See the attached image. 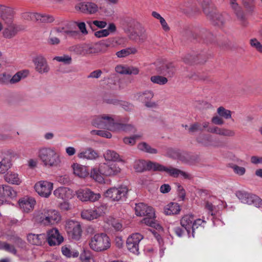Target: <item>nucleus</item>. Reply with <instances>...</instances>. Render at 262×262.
<instances>
[{"instance_id":"obj_55","label":"nucleus","mask_w":262,"mask_h":262,"mask_svg":"<svg viewBox=\"0 0 262 262\" xmlns=\"http://www.w3.org/2000/svg\"><path fill=\"white\" fill-rule=\"evenodd\" d=\"M166 155L172 158L177 159L180 157V152L179 150L169 148L167 149Z\"/></svg>"},{"instance_id":"obj_11","label":"nucleus","mask_w":262,"mask_h":262,"mask_svg":"<svg viewBox=\"0 0 262 262\" xmlns=\"http://www.w3.org/2000/svg\"><path fill=\"white\" fill-rule=\"evenodd\" d=\"M158 163L150 161L138 160L135 161L134 168L136 172H141L146 170L157 171Z\"/></svg>"},{"instance_id":"obj_57","label":"nucleus","mask_w":262,"mask_h":262,"mask_svg":"<svg viewBox=\"0 0 262 262\" xmlns=\"http://www.w3.org/2000/svg\"><path fill=\"white\" fill-rule=\"evenodd\" d=\"M230 167L234 172L238 176H243L246 172V169L244 167H241L235 164H232Z\"/></svg>"},{"instance_id":"obj_7","label":"nucleus","mask_w":262,"mask_h":262,"mask_svg":"<svg viewBox=\"0 0 262 262\" xmlns=\"http://www.w3.org/2000/svg\"><path fill=\"white\" fill-rule=\"evenodd\" d=\"M143 238V236L139 233H133L126 240L127 249L131 252L139 254V244Z\"/></svg>"},{"instance_id":"obj_28","label":"nucleus","mask_w":262,"mask_h":262,"mask_svg":"<svg viewBox=\"0 0 262 262\" xmlns=\"http://www.w3.org/2000/svg\"><path fill=\"white\" fill-rule=\"evenodd\" d=\"M207 17L211 20L214 25L222 26L225 21V19L223 15L216 11H212L207 14Z\"/></svg>"},{"instance_id":"obj_56","label":"nucleus","mask_w":262,"mask_h":262,"mask_svg":"<svg viewBox=\"0 0 262 262\" xmlns=\"http://www.w3.org/2000/svg\"><path fill=\"white\" fill-rule=\"evenodd\" d=\"M11 166L9 161L3 160L0 162V173H4L7 171Z\"/></svg>"},{"instance_id":"obj_33","label":"nucleus","mask_w":262,"mask_h":262,"mask_svg":"<svg viewBox=\"0 0 262 262\" xmlns=\"http://www.w3.org/2000/svg\"><path fill=\"white\" fill-rule=\"evenodd\" d=\"M29 74L28 70H22L17 72L12 77L9 74V84H14L25 78Z\"/></svg>"},{"instance_id":"obj_32","label":"nucleus","mask_w":262,"mask_h":262,"mask_svg":"<svg viewBox=\"0 0 262 262\" xmlns=\"http://www.w3.org/2000/svg\"><path fill=\"white\" fill-rule=\"evenodd\" d=\"M194 220L192 215L187 214L184 215L180 221L181 226L185 228L189 235L191 229L192 230V222Z\"/></svg>"},{"instance_id":"obj_12","label":"nucleus","mask_w":262,"mask_h":262,"mask_svg":"<svg viewBox=\"0 0 262 262\" xmlns=\"http://www.w3.org/2000/svg\"><path fill=\"white\" fill-rule=\"evenodd\" d=\"M53 184L50 182L41 181L36 183L34 188L37 193L43 197L48 198L53 190Z\"/></svg>"},{"instance_id":"obj_50","label":"nucleus","mask_w":262,"mask_h":262,"mask_svg":"<svg viewBox=\"0 0 262 262\" xmlns=\"http://www.w3.org/2000/svg\"><path fill=\"white\" fill-rule=\"evenodd\" d=\"M47 42L50 45L57 46L60 43V40L57 35L50 32Z\"/></svg>"},{"instance_id":"obj_31","label":"nucleus","mask_w":262,"mask_h":262,"mask_svg":"<svg viewBox=\"0 0 262 262\" xmlns=\"http://www.w3.org/2000/svg\"><path fill=\"white\" fill-rule=\"evenodd\" d=\"M72 167L74 174L79 178H84L89 175V172L86 167L83 165L78 163H74L72 165Z\"/></svg>"},{"instance_id":"obj_38","label":"nucleus","mask_w":262,"mask_h":262,"mask_svg":"<svg viewBox=\"0 0 262 262\" xmlns=\"http://www.w3.org/2000/svg\"><path fill=\"white\" fill-rule=\"evenodd\" d=\"M237 0H230V7L234 11V13L238 19L241 21H243L244 20L245 17L241 7L237 3Z\"/></svg>"},{"instance_id":"obj_48","label":"nucleus","mask_w":262,"mask_h":262,"mask_svg":"<svg viewBox=\"0 0 262 262\" xmlns=\"http://www.w3.org/2000/svg\"><path fill=\"white\" fill-rule=\"evenodd\" d=\"M211 139L212 136L211 135L202 134L197 137L196 141L204 145H207L211 142Z\"/></svg>"},{"instance_id":"obj_59","label":"nucleus","mask_w":262,"mask_h":262,"mask_svg":"<svg viewBox=\"0 0 262 262\" xmlns=\"http://www.w3.org/2000/svg\"><path fill=\"white\" fill-rule=\"evenodd\" d=\"M139 138H140V136L138 135H135L131 137H125L123 139V142L126 144L133 145L135 144L136 140Z\"/></svg>"},{"instance_id":"obj_15","label":"nucleus","mask_w":262,"mask_h":262,"mask_svg":"<svg viewBox=\"0 0 262 262\" xmlns=\"http://www.w3.org/2000/svg\"><path fill=\"white\" fill-rule=\"evenodd\" d=\"M14 16V11L12 8L0 6V17L5 25L13 23Z\"/></svg>"},{"instance_id":"obj_17","label":"nucleus","mask_w":262,"mask_h":262,"mask_svg":"<svg viewBox=\"0 0 262 262\" xmlns=\"http://www.w3.org/2000/svg\"><path fill=\"white\" fill-rule=\"evenodd\" d=\"M156 71L160 74L167 76H172L175 72V68L170 62H163L157 65Z\"/></svg>"},{"instance_id":"obj_43","label":"nucleus","mask_w":262,"mask_h":262,"mask_svg":"<svg viewBox=\"0 0 262 262\" xmlns=\"http://www.w3.org/2000/svg\"><path fill=\"white\" fill-rule=\"evenodd\" d=\"M54 20V18L52 15L46 13H37L36 21L42 23H51Z\"/></svg>"},{"instance_id":"obj_47","label":"nucleus","mask_w":262,"mask_h":262,"mask_svg":"<svg viewBox=\"0 0 262 262\" xmlns=\"http://www.w3.org/2000/svg\"><path fill=\"white\" fill-rule=\"evenodd\" d=\"M150 81L155 84L164 85L167 83L168 79L166 77L164 76L155 75L150 77Z\"/></svg>"},{"instance_id":"obj_62","label":"nucleus","mask_w":262,"mask_h":262,"mask_svg":"<svg viewBox=\"0 0 262 262\" xmlns=\"http://www.w3.org/2000/svg\"><path fill=\"white\" fill-rule=\"evenodd\" d=\"M254 0H243V4L248 12H251L254 9L253 3Z\"/></svg>"},{"instance_id":"obj_61","label":"nucleus","mask_w":262,"mask_h":262,"mask_svg":"<svg viewBox=\"0 0 262 262\" xmlns=\"http://www.w3.org/2000/svg\"><path fill=\"white\" fill-rule=\"evenodd\" d=\"M80 259L82 262H95L93 257L90 254H87L85 252L81 254Z\"/></svg>"},{"instance_id":"obj_40","label":"nucleus","mask_w":262,"mask_h":262,"mask_svg":"<svg viewBox=\"0 0 262 262\" xmlns=\"http://www.w3.org/2000/svg\"><path fill=\"white\" fill-rule=\"evenodd\" d=\"M62 254L68 258L77 257L79 256L78 251L72 249L70 246H64L61 248Z\"/></svg>"},{"instance_id":"obj_18","label":"nucleus","mask_w":262,"mask_h":262,"mask_svg":"<svg viewBox=\"0 0 262 262\" xmlns=\"http://www.w3.org/2000/svg\"><path fill=\"white\" fill-rule=\"evenodd\" d=\"M135 210L136 215L138 216H151L154 214V209L143 203L136 204Z\"/></svg>"},{"instance_id":"obj_8","label":"nucleus","mask_w":262,"mask_h":262,"mask_svg":"<svg viewBox=\"0 0 262 262\" xmlns=\"http://www.w3.org/2000/svg\"><path fill=\"white\" fill-rule=\"evenodd\" d=\"M33 62L35 66V71L40 74H46L50 70L45 57L39 54L34 57L33 59Z\"/></svg>"},{"instance_id":"obj_14","label":"nucleus","mask_w":262,"mask_h":262,"mask_svg":"<svg viewBox=\"0 0 262 262\" xmlns=\"http://www.w3.org/2000/svg\"><path fill=\"white\" fill-rule=\"evenodd\" d=\"M46 241L50 246H54L61 244L63 241V237L57 229L53 228L48 231Z\"/></svg>"},{"instance_id":"obj_16","label":"nucleus","mask_w":262,"mask_h":262,"mask_svg":"<svg viewBox=\"0 0 262 262\" xmlns=\"http://www.w3.org/2000/svg\"><path fill=\"white\" fill-rule=\"evenodd\" d=\"M77 198L82 202H94L97 200L98 194L94 193L88 188L80 189L76 192Z\"/></svg>"},{"instance_id":"obj_9","label":"nucleus","mask_w":262,"mask_h":262,"mask_svg":"<svg viewBox=\"0 0 262 262\" xmlns=\"http://www.w3.org/2000/svg\"><path fill=\"white\" fill-rule=\"evenodd\" d=\"M157 171H165L169 176L174 178L181 177L185 179L191 178L190 174L186 171L172 167H167L159 163Z\"/></svg>"},{"instance_id":"obj_64","label":"nucleus","mask_w":262,"mask_h":262,"mask_svg":"<svg viewBox=\"0 0 262 262\" xmlns=\"http://www.w3.org/2000/svg\"><path fill=\"white\" fill-rule=\"evenodd\" d=\"M251 46L256 49L258 52H262V45L256 39H252L250 40Z\"/></svg>"},{"instance_id":"obj_10","label":"nucleus","mask_w":262,"mask_h":262,"mask_svg":"<svg viewBox=\"0 0 262 262\" xmlns=\"http://www.w3.org/2000/svg\"><path fill=\"white\" fill-rule=\"evenodd\" d=\"M66 231L73 239L78 240L81 236V228L78 222L73 220L69 221L66 225Z\"/></svg>"},{"instance_id":"obj_26","label":"nucleus","mask_w":262,"mask_h":262,"mask_svg":"<svg viewBox=\"0 0 262 262\" xmlns=\"http://www.w3.org/2000/svg\"><path fill=\"white\" fill-rule=\"evenodd\" d=\"M47 235L45 234L30 233L27 235V240L33 245L41 246L46 242Z\"/></svg>"},{"instance_id":"obj_29","label":"nucleus","mask_w":262,"mask_h":262,"mask_svg":"<svg viewBox=\"0 0 262 262\" xmlns=\"http://www.w3.org/2000/svg\"><path fill=\"white\" fill-rule=\"evenodd\" d=\"M181 210L180 206L177 203L171 202L164 207V213L167 215L178 214Z\"/></svg>"},{"instance_id":"obj_41","label":"nucleus","mask_w":262,"mask_h":262,"mask_svg":"<svg viewBox=\"0 0 262 262\" xmlns=\"http://www.w3.org/2000/svg\"><path fill=\"white\" fill-rule=\"evenodd\" d=\"M104 159L110 161H123L120 156L114 150H107L103 154Z\"/></svg>"},{"instance_id":"obj_20","label":"nucleus","mask_w":262,"mask_h":262,"mask_svg":"<svg viewBox=\"0 0 262 262\" xmlns=\"http://www.w3.org/2000/svg\"><path fill=\"white\" fill-rule=\"evenodd\" d=\"M35 203V200L29 197L23 198L18 201L20 209L25 212H29L33 210Z\"/></svg>"},{"instance_id":"obj_51","label":"nucleus","mask_w":262,"mask_h":262,"mask_svg":"<svg viewBox=\"0 0 262 262\" xmlns=\"http://www.w3.org/2000/svg\"><path fill=\"white\" fill-rule=\"evenodd\" d=\"M206 224V221L204 220L198 219L192 222V235L194 237V230L198 229L199 227H204V225Z\"/></svg>"},{"instance_id":"obj_49","label":"nucleus","mask_w":262,"mask_h":262,"mask_svg":"<svg viewBox=\"0 0 262 262\" xmlns=\"http://www.w3.org/2000/svg\"><path fill=\"white\" fill-rule=\"evenodd\" d=\"M0 249H4L14 255L17 254V251L13 246L5 242H0Z\"/></svg>"},{"instance_id":"obj_21","label":"nucleus","mask_w":262,"mask_h":262,"mask_svg":"<svg viewBox=\"0 0 262 262\" xmlns=\"http://www.w3.org/2000/svg\"><path fill=\"white\" fill-rule=\"evenodd\" d=\"M139 99L145 103L148 107H154L156 106L155 102L150 101L153 98L154 94L152 91L147 90L138 94Z\"/></svg>"},{"instance_id":"obj_19","label":"nucleus","mask_w":262,"mask_h":262,"mask_svg":"<svg viewBox=\"0 0 262 262\" xmlns=\"http://www.w3.org/2000/svg\"><path fill=\"white\" fill-rule=\"evenodd\" d=\"M76 9L84 13L93 14L98 10L97 5L92 2H83L76 6Z\"/></svg>"},{"instance_id":"obj_45","label":"nucleus","mask_w":262,"mask_h":262,"mask_svg":"<svg viewBox=\"0 0 262 262\" xmlns=\"http://www.w3.org/2000/svg\"><path fill=\"white\" fill-rule=\"evenodd\" d=\"M134 127L129 124H122L120 123H116V129L115 132L123 130L125 132L134 131Z\"/></svg>"},{"instance_id":"obj_37","label":"nucleus","mask_w":262,"mask_h":262,"mask_svg":"<svg viewBox=\"0 0 262 262\" xmlns=\"http://www.w3.org/2000/svg\"><path fill=\"white\" fill-rule=\"evenodd\" d=\"M138 50L135 47H130L117 52L116 55L118 58H124L130 55L136 54Z\"/></svg>"},{"instance_id":"obj_44","label":"nucleus","mask_w":262,"mask_h":262,"mask_svg":"<svg viewBox=\"0 0 262 262\" xmlns=\"http://www.w3.org/2000/svg\"><path fill=\"white\" fill-rule=\"evenodd\" d=\"M138 148L144 152L150 154H156L158 153L157 149L151 147L145 142H141L138 145Z\"/></svg>"},{"instance_id":"obj_13","label":"nucleus","mask_w":262,"mask_h":262,"mask_svg":"<svg viewBox=\"0 0 262 262\" xmlns=\"http://www.w3.org/2000/svg\"><path fill=\"white\" fill-rule=\"evenodd\" d=\"M128 38L138 43H143L147 38V35L145 29L141 25H139V26L133 31L131 33L128 34Z\"/></svg>"},{"instance_id":"obj_2","label":"nucleus","mask_w":262,"mask_h":262,"mask_svg":"<svg viewBox=\"0 0 262 262\" xmlns=\"http://www.w3.org/2000/svg\"><path fill=\"white\" fill-rule=\"evenodd\" d=\"M39 222L44 225H55L61 220L59 212L52 209H43L38 215Z\"/></svg>"},{"instance_id":"obj_24","label":"nucleus","mask_w":262,"mask_h":262,"mask_svg":"<svg viewBox=\"0 0 262 262\" xmlns=\"http://www.w3.org/2000/svg\"><path fill=\"white\" fill-rule=\"evenodd\" d=\"M140 25L139 23L136 21L135 19L132 18L125 19L121 23V27L124 31V32L127 34H129L136 27L139 26Z\"/></svg>"},{"instance_id":"obj_6","label":"nucleus","mask_w":262,"mask_h":262,"mask_svg":"<svg viewBox=\"0 0 262 262\" xmlns=\"http://www.w3.org/2000/svg\"><path fill=\"white\" fill-rule=\"evenodd\" d=\"M235 194L243 203L262 207V200L255 194L241 190L236 191Z\"/></svg>"},{"instance_id":"obj_3","label":"nucleus","mask_w":262,"mask_h":262,"mask_svg":"<svg viewBox=\"0 0 262 262\" xmlns=\"http://www.w3.org/2000/svg\"><path fill=\"white\" fill-rule=\"evenodd\" d=\"M116 123L114 119L109 115L102 114L99 115V136L110 138L111 134L108 131H103L100 129H104L115 132Z\"/></svg>"},{"instance_id":"obj_39","label":"nucleus","mask_w":262,"mask_h":262,"mask_svg":"<svg viewBox=\"0 0 262 262\" xmlns=\"http://www.w3.org/2000/svg\"><path fill=\"white\" fill-rule=\"evenodd\" d=\"M117 28L115 24L113 23H109L106 29L99 30V38L106 37L111 34H114Z\"/></svg>"},{"instance_id":"obj_22","label":"nucleus","mask_w":262,"mask_h":262,"mask_svg":"<svg viewBox=\"0 0 262 262\" xmlns=\"http://www.w3.org/2000/svg\"><path fill=\"white\" fill-rule=\"evenodd\" d=\"M6 26L3 31V36L6 38H12L19 31L20 27L13 23L6 24Z\"/></svg>"},{"instance_id":"obj_63","label":"nucleus","mask_w":262,"mask_h":262,"mask_svg":"<svg viewBox=\"0 0 262 262\" xmlns=\"http://www.w3.org/2000/svg\"><path fill=\"white\" fill-rule=\"evenodd\" d=\"M205 209L208 211L211 215H214V211L215 210V206L213 205L211 202L206 201L204 205Z\"/></svg>"},{"instance_id":"obj_54","label":"nucleus","mask_w":262,"mask_h":262,"mask_svg":"<svg viewBox=\"0 0 262 262\" xmlns=\"http://www.w3.org/2000/svg\"><path fill=\"white\" fill-rule=\"evenodd\" d=\"M203 128L202 127L201 124L198 122L191 124L188 127V132L189 133H193L196 132H202Z\"/></svg>"},{"instance_id":"obj_42","label":"nucleus","mask_w":262,"mask_h":262,"mask_svg":"<svg viewBox=\"0 0 262 262\" xmlns=\"http://www.w3.org/2000/svg\"><path fill=\"white\" fill-rule=\"evenodd\" d=\"M141 222L143 224L156 229H159L161 228V226L156 222L155 220V213L152 216H146V217H144Z\"/></svg>"},{"instance_id":"obj_30","label":"nucleus","mask_w":262,"mask_h":262,"mask_svg":"<svg viewBox=\"0 0 262 262\" xmlns=\"http://www.w3.org/2000/svg\"><path fill=\"white\" fill-rule=\"evenodd\" d=\"M4 179L7 182L13 185H18L21 183V179L18 174L12 171L5 174Z\"/></svg>"},{"instance_id":"obj_5","label":"nucleus","mask_w":262,"mask_h":262,"mask_svg":"<svg viewBox=\"0 0 262 262\" xmlns=\"http://www.w3.org/2000/svg\"><path fill=\"white\" fill-rule=\"evenodd\" d=\"M128 188L126 186L121 185L119 187H112L104 193L105 197L111 199L113 201L125 200L127 197Z\"/></svg>"},{"instance_id":"obj_34","label":"nucleus","mask_w":262,"mask_h":262,"mask_svg":"<svg viewBox=\"0 0 262 262\" xmlns=\"http://www.w3.org/2000/svg\"><path fill=\"white\" fill-rule=\"evenodd\" d=\"M81 216L82 219L89 221L96 219L98 216L97 208H94L93 209L84 210L81 212Z\"/></svg>"},{"instance_id":"obj_35","label":"nucleus","mask_w":262,"mask_h":262,"mask_svg":"<svg viewBox=\"0 0 262 262\" xmlns=\"http://www.w3.org/2000/svg\"><path fill=\"white\" fill-rule=\"evenodd\" d=\"M97 157V153L92 148H88L81 151L78 155L79 158L88 160H93Z\"/></svg>"},{"instance_id":"obj_4","label":"nucleus","mask_w":262,"mask_h":262,"mask_svg":"<svg viewBox=\"0 0 262 262\" xmlns=\"http://www.w3.org/2000/svg\"><path fill=\"white\" fill-rule=\"evenodd\" d=\"M121 169L116 163H103L99 166V176L102 175L106 177L114 176L121 172ZM110 181L105 180L103 177L99 176V183H107Z\"/></svg>"},{"instance_id":"obj_52","label":"nucleus","mask_w":262,"mask_h":262,"mask_svg":"<svg viewBox=\"0 0 262 262\" xmlns=\"http://www.w3.org/2000/svg\"><path fill=\"white\" fill-rule=\"evenodd\" d=\"M98 235L97 234H94V236L91 238L89 245L92 250L98 251Z\"/></svg>"},{"instance_id":"obj_53","label":"nucleus","mask_w":262,"mask_h":262,"mask_svg":"<svg viewBox=\"0 0 262 262\" xmlns=\"http://www.w3.org/2000/svg\"><path fill=\"white\" fill-rule=\"evenodd\" d=\"M53 60L63 62L64 64H69L71 63L72 58L68 55H64L62 56H55L54 57Z\"/></svg>"},{"instance_id":"obj_25","label":"nucleus","mask_w":262,"mask_h":262,"mask_svg":"<svg viewBox=\"0 0 262 262\" xmlns=\"http://www.w3.org/2000/svg\"><path fill=\"white\" fill-rule=\"evenodd\" d=\"M54 195L58 199L62 200H68L72 198V191L66 187H60L56 189L53 192Z\"/></svg>"},{"instance_id":"obj_36","label":"nucleus","mask_w":262,"mask_h":262,"mask_svg":"<svg viewBox=\"0 0 262 262\" xmlns=\"http://www.w3.org/2000/svg\"><path fill=\"white\" fill-rule=\"evenodd\" d=\"M111 247V240L109 237L104 233L99 235V251H104Z\"/></svg>"},{"instance_id":"obj_27","label":"nucleus","mask_w":262,"mask_h":262,"mask_svg":"<svg viewBox=\"0 0 262 262\" xmlns=\"http://www.w3.org/2000/svg\"><path fill=\"white\" fill-rule=\"evenodd\" d=\"M104 223L105 224L104 225V228L105 229L109 228L112 226L115 230L117 231H121L123 227L121 223L118 221L116 220L111 216H102Z\"/></svg>"},{"instance_id":"obj_23","label":"nucleus","mask_w":262,"mask_h":262,"mask_svg":"<svg viewBox=\"0 0 262 262\" xmlns=\"http://www.w3.org/2000/svg\"><path fill=\"white\" fill-rule=\"evenodd\" d=\"M16 196V192L8 185H0V198L2 200L13 199Z\"/></svg>"},{"instance_id":"obj_1","label":"nucleus","mask_w":262,"mask_h":262,"mask_svg":"<svg viewBox=\"0 0 262 262\" xmlns=\"http://www.w3.org/2000/svg\"><path fill=\"white\" fill-rule=\"evenodd\" d=\"M37 155L38 159L45 167L57 168L61 166L60 155L53 147H41L38 148Z\"/></svg>"},{"instance_id":"obj_58","label":"nucleus","mask_w":262,"mask_h":262,"mask_svg":"<svg viewBox=\"0 0 262 262\" xmlns=\"http://www.w3.org/2000/svg\"><path fill=\"white\" fill-rule=\"evenodd\" d=\"M117 73L122 75H127L128 66L122 64L118 65L115 68Z\"/></svg>"},{"instance_id":"obj_46","label":"nucleus","mask_w":262,"mask_h":262,"mask_svg":"<svg viewBox=\"0 0 262 262\" xmlns=\"http://www.w3.org/2000/svg\"><path fill=\"white\" fill-rule=\"evenodd\" d=\"M217 113L223 119H229L231 118V112L223 106H220L217 109Z\"/></svg>"},{"instance_id":"obj_60","label":"nucleus","mask_w":262,"mask_h":262,"mask_svg":"<svg viewBox=\"0 0 262 262\" xmlns=\"http://www.w3.org/2000/svg\"><path fill=\"white\" fill-rule=\"evenodd\" d=\"M37 13L36 12H25L23 14L22 17L24 19L28 20H36Z\"/></svg>"}]
</instances>
